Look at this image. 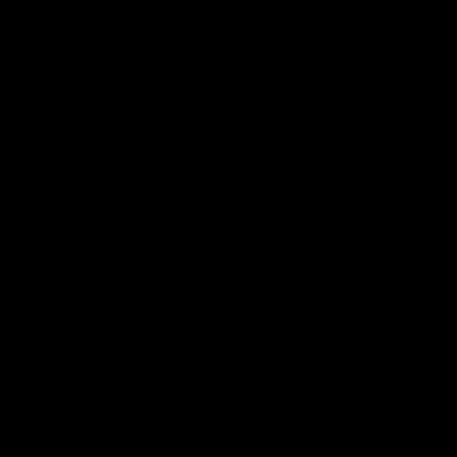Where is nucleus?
I'll return each instance as SVG.
<instances>
[{"instance_id":"f257e3e1","label":"nucleus","mask_w":457,"mask_h":457,"mask_svg":"<svg viewBox=\"0 0 457 457\" xmlns=\"http://www.w3.org/2000/svg\"><path fill=\"white\" fill-rule=\"evenodd\" d=\"M233 312H234V310L229 308L228 310H226L223 314L228 317V316H231L233 314Z\"/></svg>"}]
</instances>
